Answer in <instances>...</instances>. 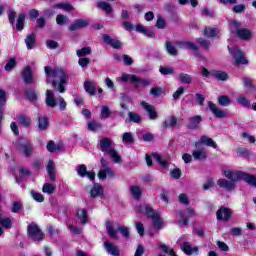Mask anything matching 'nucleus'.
I'll use <instances>...</instances> for the list:
<instances>
[{
    "label": "nucleus",
    "instance_id": "obj_1",
    "mask_svg": "<svg viewBox=\"0 0 256 256\" xmlns=\"http://www.w3.org/2000/svg\"><path fill=\"white\" fill-rule=\"evenodd\" d=\"M46 74V83H52V87L59 91V93H65V85L69 79L67 72L62 68L51 66L44 67Z\"/></svg>",
    "mask_w": 256,
    "mask_h": 256
},
{
    "label": "nucleus",
    "instance_id": "obj_2",
    "mask_svg": "<svg viewBox=\"0 0 256 256\" xmlns=\"http://www.w3.org/2000/svg\"><path fill=\"white\" fill-rule=\"evenodd\" d=\"M100 151L107 153L114 163H121V156L115 150V143L110 138H102L100 140Z\"/></svg>",
    "mask_w": 256,
    "mask_h": 256
},
{
    "label": "nucleus",
    "instance_id": "obj_3",
    "mask_svg": "<svg viewBox=\"0 0 256 256\" xmlns=\"http://www.w3.org/2000/svg\"><path fill=\"white\" fill-rule=\"evenodd\" d=\"M46 106L51 107L54 109V107H57V103L59 105L60 111H65L67 109V102L62 96H58L55 98V93L51 90H46V100H45Z\"/></svg>",
    "mask_w": 256,
    "mask_h": 256
},
{
    "label": "nucleus",
    "instance_id": "obj_4",
    "mask_svg": "<svg viewBox=\"0 0 256 256\" xmlns=\"http://www.w3.org/2000/svg\"><path fill=\"white\" fill-rule=\"evenodd\" d=\"M230 31L231 33H235L236 37L242 39L243 41H247L251 38V30L247 28H241V23L237 21H232L230 23Z\"/></svg>",
    "mask_w": 256,
    "mask_h": 256
},
{
    "label": "nucleus",
    "instance_id": "obj_5",
    "mask_svg": "<svg viewBox=\"0 0 256 256\" xmlns=\"http://www.w3.org/2000/svg\"><path fill=\"white\" fill-rule=\"evenodd\" d=\"M139 211L143 214V215H147V217H151L153 223H154V227L156 229H159L162 225V221L161 218L159 217V214H157L155 211H153V209H151V207L147 206V205H141L139 207Z\"/></svg>",
    "mask_w": 256,
    "mask_h": 256
},
{
    "label": "nucleus",
    "instance_id": "obj_6",
    "mask_svg": "<svg viewBox=\"0 0 256 256\" xmlns=\"http://www.w3.org/2000/svg\"><path fill=\"white\" fill-rule=\"evenodd\" d=\"M106 231L111 239H119V235H117V231L121 233L122 237H125L126 239L129 237V227L127 226H118L117 230H115L113 228V225H111V222H107Z\"/></svg>",
    "mask_w": 256,
    "mask_h": 256
},
{
    "label": "nucleus",
    "instance_id": "obj_7",
    "mask_svg": "<svg viewBox=\"0 0 256 256\" xmlns=\"http://www.w3.org/2000/svg\"><path fill=\"white\" fill-rule=\"evenodd\" d=\"M100 163L101 169L98 172L99 179L105 180L107 177H115V172L107 162V159L101 158Z\"/></svg>",
    "mask_w": 256,
    "mask_h": 256
},
{
    "label": "nucleus",
    "instance_id": "obj_8",
    "mask_svg": "<svg viewBox=\"0 0 256 256\" xmlns=\"http://www.w3.org/2000/svg\"><path fill=\"white\" fill-rule=\"evenodd\" d=\"M28 236L30 239H33L36 243H39V241H43V231L37 226L35 223H31L28 225Z\"/></svg>",
    "mask_w": 256,
    "mask_h": 256
},
{
    "label": "nucleus",
    "instance_id": "obj_9",
    "mask_svg": "<svg viewBox=\"0 0 256 256\" xmlns=\"http://www.w3.org/2000/svg\"><path fill=\"white\" fill-rule=\"evenodd\" d=\"M17 148L25 157H31L33 155V145H31V142L27 138H21L18 141Z\"/></svg>",
    "mask_w": 256,
    "mask_h": 256
},
{
    "label": "nucleus",
    "instance_id": "obj_10",
    "mask_svg": "<svg viewBox=\"0 0 256 256\" xmlns=\"http://www.w3.org/2000/svg\"><path fill=\"white\" fill-rule=\"evenodd\" d=\"M229 53L230 55H232L234 57V61L236 63V65H247V58H245V55L243 54V52L237 48H229Z\"/></svg>",
    "mask_w": 256,
    "mask_h": 256
},
{
    "label": "nucleus",
    "instance_id": "obj_11",
    "mask_svg": "<svg viewBox=\"0 0 256 256\" xmlns=\"http://www.w3.org/2000/svg\"><path fill=\"white\" fill-rule=\"evenodd\" d=\"M224 175L227 179H229L232 183H237V181L243 180L245 177L244 172H239V171H231V170H225Z\"/></svg>",
    "mask_w": 256,
    "mask_h": 256
},
{
    "label": "nucleus",
    "instance_id": "obj_12",
    "mask_svg": "<svg viewBox=\"0 0 256 256\" xmlns=\"http://www.w3.org/2000/svg\"><path fill=\"white\" fill-rule=\"evenodd\" d=\"M233 214V212L231 211V209L222 206L220 207L217 212H216V217L218 219V221H229V219H231V215Z\"/></svg>",
    "mask_w": 256,
    "mask_h": 256
},
{
    "label": "nucleus",
    "instance_id": "obj_13",
    "mask_svg": "<svg viewBox=\"0 0 256 256\" xmlns=\"http://www.w3.org/2000/svg\"><path fill=\"white\" fill-rule=\"evenodd\" d=\"M208 108L211 113H213L214 117H216V119H224V117H227V113L221 110L217 104L213 103L212 101L208 102Z\"/></svg>",
    "mask_w": 256,
    "mask_h": 256
},
{
    "label": "nucleus",
    "instance_id": "obj_14",
    "mask_svg": "<svg viewBox=\"0 0 256 256\" xmlns=\"http://www.w3.org/2000/svg\"><path fill=\"white\" fill-rule=\"evenodd\" d=\"M76 171H77L79 177H88V179H90V181L95 180V172L87 171V166H85V164L79 165L77 167Z\"/></svg>",
    "mask_w": 256,
    "mask_h": 256
},
{
    "label": "nucleus",
    "instance_id": "obj_15",
    "mask_svg": "<svg viewBox=\"0 0 256 256\" xmlns=\"http://www.w3.org/2000/svg\"><path fill=\"white\" fill-rule=\"evenodd\" d=\"M194 213H195V210H193V208H188L186 211H180L179 212L180 225H183V226L187 225L189 223L188 217H193Z\"/></svg>",
    "mask_w": 256,
    "mask_h": 256
},
{
    "label": "nucleus",
    "instance_id": "obj_16",
    "mask_svg": "<svg viewBox=\"0 0 256 256\" xmlns=\"http://www.w3.org/2000/svg\"><path fill=\"white\" fill-rule=\"evenodd\" d=\"M84 89L90 97H93L97 93V83L93 80H85Z\"/></svg>",
    "mask_w": 256,
    "mask_h": 256
},
{
    "label": "nucleus",
    "instance_id": "obj_17",
    "mask_svg": "<svg viewBox=\"0 0 256 256\" xmlns=\"http://www.w3.org/2000/svg\"><path fill=\"white\" fill-rule=\"evenodd\" d=\"M206 145V147H212V149H217V143L212 138H209L208 136L204 135L201 136L200 140L195 143V147H199V145Z\"/></svg>",
    "mask_w": 256,
    "mask_h": 256
},
{
    "label": "nucleus",
    "instance_id": "obj_18",
    "mask_svg": "<svg viewBox=\"0 0 256 256\" xmlns=\"http://www.w3.org/2000/svg\"><path fill=\"white\" fill-rule=\"evenodd\" d=\"M181 249L185 255H193L194 253L197 255L199 253V247L197 246H191V243L189 242H184L181 245Z\"/></svg>",
    "mask_w": 256,
    "mask_h": 256
},
{
    "label": "nucleus",
    "instance_id": "obj_19",
    "mask_svg": "<svg viewBox=\"0 0 256 256\" xmlns=\"http://www.w3.org/2000/svg\"><path fill=\"white\" fill-rule=\"evenodd\" d=\"M22 77L24 80V83H27L28 85H31L35 81L33 78V72L31 71V66H26L22 71Z\"/></svg>",
    "mask_w": 256,
    "mask_h": 256
},
{
    "label": "nucleus",
    "instance_id": "obj_20",
    "mask_svg": "<svg viewBox=\"0 0 256 256\" xmlns=\"http://www.w3.org/2000/svg\"><path fill=\"white\" fill-rule=\"evenodd\" d=\"M141 106L143 109H145V111H147L149 119L153 121L157 119V111H155V107L153 105L147 102H141Z\"/></svg>",
    "mask_w": 256,
    "mask_h": 256
},
{
    "label": "nucleus",
    "instance_id": "obj_21",
    "mask_svg": "<svg viewBox=\"0 0 256 256\" xmlns=\"http://www.w3.org/2000/svg\"><path fill=\"white\" fill-rule=\"evenodd\" d=\"M217 186L226 189V191H235V183L231 182V180L219 179L217 181Z\"/></svg>",
    "mask_w": 256,
    "mask_h": 256
},
{
    "label": "nucleus",
    "instance_id": "obj_22",
    "mask_svg": "<svg viewBox=\"0 0 256 256\" xmlns=\"http://www.w3.org/2000/svg\"><path fill=\"white\" fill-rule=\"evenodd\" d=\"M103 41H104V43H107V45H110L114 49H121V47H123V44L121 43V41L115 40L107 34L103 35Z\"/></svg>",
    "mask_w": 256,
    "mask_h": 256
},
{
    "label": "nucleus",
    "instance_id": "obj_23",
    "mask_svg": "<svg viewBox=\"0 0 256 256\" xmlns=\"http://www.w3.org/2000/svg\"><path fill=\"white\" fill-rule=\"evenodd\" d=\"M89 25V21L85 19H77L69 26V31H77L78 29H83Z\"/></svg>",
    "mask_w": 256,
    "mask_h": 256
},
{
    "label": "nucleus",
    "instance_id": "obj_24",
    "mask_svg": "<svg viewBox=\"0 0 256 256\" xmlns=\"http://www.w3.org/2000/svg\"><path fill=\"white\" fill-rule=\"evenodd\" d=\"M104 247L107 253H109V255H112V256L120 255L119 247L115 246V244L111 242H104Z\"/></svg>",
    "mask_w": 256,
    "mask_h": 256
},
{
    "label": "nucleus",
    "instance_id": "obj_25",
    "mask_svg": "<svg viewBox=\"0 0 256 256\" xmlns=\"http://www.w3.org/2000/svg\"><path fill=\"white\" fill-rule=\"evenodd\" d=\"M242 82L246 89V93L248 94L255 93L256 87L255 85H253V80H251L250 78L244 77L242 78Z\"/></svg>",
    "mask_w": 256,
    "mask_h": 256
},
{
    "label": "nucleus",
    "instance_id": "obj_26",
    "mask_svg": "<svg viewBox=\"0 0 256 256\" xmlns=\"http://www.w3.org/2000/svg\"><path fill=\"white\" fill-rule=\"evenodd\" d=\"M46 169H47L50 181L52 183H55L57 178L55 176V163L53 162V160L48 161Z\"/></svg>",
    "mask_w": 256,
    "mask_h": 256
},
{
    "label": "nucleus",
    "instance_id": "obj_27",
    "mask_svg": "<svg viewBox=\"0 0 256 256\" xmlns=\"http://www.w3.org/2000/svg\"><path fill=\"white\" fill-rule=\"evenodd\" d=\"M203 121L201 116H194L188 119V129H198L199 124Z\"/></svg>",
    "mask_w": 256,
    "mask_h": 256
},
{
    "label": "nucleus",
    "instance_id": "obj_28",
    "mask_svg": "<svg viewBox=\"0 0 256 256\" xmlns=\"http://www.w3.org/2000/svg\"><path fill=\"white\" fill-rule=\"evenodd\" d=\"M122 143L124 145H133L135 143V137L133 136V133L126 132L122 134Z\"/></svg>",
    "mask_w": 256,
    "mask_h": 256
},
{
    "label": "nucleus",
    "instance_id": "obj_29",
    "mask_svg": "<svg viewBox=\"0 0 256 256\" xmlns=\"http://www.w3.org/2000/svg\"><path fill=\"white\" fill-rule=\"evenodd\" d=\"M211 75L215 77L218 81H227L229 79V75L226 74V72L219 71V70H213L211 72Z\"/></svg>",
    "mask_w": 256,
    "mask_h": 256
},
{
    "label": "nucleus",
    "instance_id": "obj_30",
    "mask_svg": "<svg viewBox=\"0 0 256 256\" xmlns=\"http://www.w3.org/2000/svg\"><path fill=\"white\" fill-rule=\"evenodd\" d=\"M177 125V117L170 116L162 123V129H168V127H175Z\"/></svg>",
    "mask_w": 256,
    "mask_h": 256
},
{
    "label": "nucleus",
    "instance_id": "obj_31",
    "mask_svg": "<svg viewBox=\"0 0 256 256\" xmlns=\"http://www.w3.org/2000/svg\"><path fill=\"white\" fill-rule=\"evenodd\" d=\"M91 197H103V187L99 184H94L93 189L90 191Z\"/></svg>",
    "mask_w": 256,
    "mask_h": 256
},
{
    "label": "nucleus",
    "instance_id": "obj_32",
    "mask_svg": "<svg viewBox=\"0 0 256 256\" xmlns=\"http://www.w3.org/2000/svg\"><path fill=\"white\" fill-rule=\"evenodd\" d=\"M35 41H36L35 33L29 34L25 39L27 49H33L35 47Z\"/></svg>",
    "mask_w": 256,
    "mask_h": 256
},
{
    "label": "nucleus",
    "instance_id": "obj_33",
    "mask_svg": "<svg viewBox=\"0 0 256 256\" xmlns=\"http://www.w3.org/2000/svg\"><path fill=\"white\" fill-rule=\"evenodd\" d=\"M179 81L184 83L185 85H191V83H193V76L187 73H180Z\"/></svg>",
    "mask_w": 256,
    "mask_h": 256
},
{
    "label": "nucleus",
    "instance_id": "obj_34",
    "mask_svg": "<svg viewBox=\"0 0 256 256\" xmlns=\"http://www.w3.org/2000/svg\"><path fill=\"white\" fill-rule=\"evenodd\" d=\"M47 127H49V118L45 117V116H41L38 118V128L41 131H45V129H47Z\"/></svg>",
    "mask_w": 256,
    "mask_h": 256
},
{
    "label": "nucleus",
    "instance_id": "obj_35",
    "mask_svg": "<svg viewBox=\"0 0 256 256\" xmlns=\"http://www.w3.org/2000/svg\"><path fill=\"white\" fill-rule=\"evenodd\" d=\"M192 156L197 161H201L203 159H207V152H205V150H203V149L195 150L192 152Z\"/></svg>",
    "mask_w": 256,
    "mask_h": 256
},
{
    "label": "nucleus",
    "instance_id": "obj_36",
    "mask_svg": "<svg viewBox=\"0 0 256 256\" xmlns=\"http://www.w3.org/2000/svg\"><path fill=\"white\" fill-rule=\"evenodd\" d=\"M97 7L101 9L102 11H105L107 15L111 14L113 12V7H111V4L107 2H98Z\"/></svg>",
    "mask_w": 256,
    "mask_h": 256
},
{
    "label": "nucleus",
    "instance_id": "obj_37",
    "mask_svg": "<svg viewBox=\"0 0 256 256\" xmlns=\"http://www.w3.org/2000/svg\"><path fill=\"white\" fill-rule=\"evenodd\" d=\"M237 103L242 105V107H246L247 109H251V101L247 99L244 95H240L237 97Z\"/></svg>",
    "mask_w": 256,
    "mask_h": 256
},
{
    "label": "nucleus",
    "instance_id": "obj_38",
    "mask_svg": "<svg viewBox=\"0 0 256 256\" xmlns=\"http://www.w3.org/2000/svg\"><path fill=\"white\" fill-rule=\"evenodd\" d=\"M180 49H190L191 51H197V45L195 43L186 41V42H179L178 43Z\"/></svg>",
    "mask_w": 256,
    "mask_h": 256
},
{
    "label": "nucleus",
    "instance_id": "obj_39",
    "mask_svg": "<svg viewBox=\"0 0 256 256\" xmlns=\"http://www.w3.org/2000/svg\"><path fill=\"white\" fill-rule=\"evenodd\" d=\"M131 195L134 197V199L139 200L141 197V194L143 193V190L139 186H132L130 187Z\"/></svg>",
    "mask_w": 256,
    "mask_h": 256
},
{
    "label": "nucleus",
    "instance_id": "obj_40",
    "mask_svg": "<svg viewBox=\"0 0 256 256\" xmlns=\"http://www.w3.org/2000/svg\"><path fill=\"white\" fill-rule=\"evenodd\" d=\"M91 53V47H83L81 49L76 50V55L79 58H86L87 55Z\"/></svg>",
    "mask_w": 256,
    "mask_h": 256
},
{
    "label": "nucleus",
    "instance_id": "obj_41",
    "mask_svg": "<svg viewBox=\"0 0 256 256\" xmlns=\"http://www.w3.org/2000/svg\"><path fill=\"white\" fill-rule=\"evenodd\" d=\"M18 123L22 125V127H29V125H31V118L26 115H21L18 117Z\"/></svg>",
    "mask_w": 256,
    "mask_h": 256
},
{
    "label": "nucleus",
    "instance_id": "obj_42",
    "mask_svg": "<svg viewBox=\"0 0 256 256\" xmlns=\"http://www.w3.org/2000/svg\"><path fill=\"white\" fill-rule=\"evenodd\" d=\"M24 27H25V14H19L17 23H16V29L17 31H23Z\"/></svg>",
    "mask_w": 256,
    "mask_h": 256
},
{
    "label": "nucleus",
    "instance_id": "obj_43",
    "mask_svg": "<svg viewBox=\"0 0 256 256\" xmlns=\"http://www.w3.org/2000/svg\"><path fill=\"white\" fill-rule=\"evenodd\" d=\"M0 225L2 227H5L6 229H9V227H11V219L9 218H3L0 215ZM3 235V229L0 228V236Z\"/></svg>",
    "mask_w": 256,
    "mask_h": 256
},
{
    "label": "nucleus",
    "instance_id": "obj_44",
    "mask_svg": "<svg viewBox=\"0 0 256 256\" xmlns=\"http://www.w3.org/2000/svg\"><path fill=\"white\" fill-rule=\"evenodd\" d=\"M55 189V185L49 183H45L42 187V191L47 193V195H53V193H55Z\"/></svg>",
    "mask_w": 256,
    "mask_h": 256
},
{
    "label": "nucleus",
    "instance_id": "obj_45",
    "mask_svg": "<svg viewBox=\"0 0 256 256\" xmlns=\"http://www.w3.org/2000/svg\"><path fill=\"white\" fill-rule=\"evenodd\" d=\"M135 87H149L151 85V80L149 79H140L137 77V81H134Z\"/></svg>",
    "mask_w": 256,
    "mask_h": 256
},
{
    "label": "nucleus",
    "instance_id": "obj_46",
    "mask_svg": "<svg viewBox=\"0 0 256 256\" xmlns=\"http://www.w3.org/2000/svg\"><path fill=\"white\" fill-rule=\"evenodd\" d=\"M243 181L248 183V185H252L253 187H256V177L254 175L244 173Z\"/></svg>",
    "mask_w": 256,
    "mask_h": 256
},
{
    "label": "nucleus",
    "instance_id": "obj_47",
    "mask_svg": "<svg viewBox=\"0 0 256 256\" xmlns=\"http://www.w3.org/2000/svg\"><path fill=\"white\" fill-rule=\"evenodd\" d=\"M53 9H62L63 11H73L71 4L58 3L53 5Z\"/></svg>",
    "mask_w": 256,
    "mask_h": 256
},
{
    "label": "nucleus",
    "instance_id": "obj_48",
    "mask_svg": "<svg viewBox=\"0 0 256 256\" xmlns=\"http://www.w3.org/2000/svg\"><path fill=\"white\" fill-rule=\"evenodd\" d=\"M219 34V29L217 28H206L204 30L205 37H217Z\"/></svg>",
    "mask_w": 256,
    "mask_h": 256
},
{
    "label": "nucleus",
    "instance_id": "obj_49",
    "mask_svg": "<svg viewBox=\"0 0 256 256\" xmlns=\"http://www.w3.org/2000/svg\"><path fill=\"white\" fill-rule=\"evenodd\" d=\"M150 95L153 97H161L163 95V89L161 86H155L150 89Z\"/></svg>",
    "mask_w": 256,
    "mask_h": 256
},
{
    "label": "nucleus",
    "instance_id": "obj_50",
    "mask_svg": "<svg viewBox=\"0 0 256 256\" xmlns=\"http://www.w3.org/2000/svg\"><path fill=\"white\" fill-rule=\"evenodd\" d=\"M120 81H122L123 83L130 81V83L134 84V81H137V76L135 75H130V74H123L120 77Z\"/></svg>",
    "mask_w": 256,
    "mask_h": 256
},
{
    "label": "nucleus",
    "instance_id": "obj_51",
    "mask_svg": "<svg viewBox=\"0 0 256 256\" xmlns=\"http://www.w3.org/2000/svg\"><path fill=\"white\" fill-rule=\"evenodd\" d=\"M77 217L80 219V223H87V211L85 209H81L77 211Z\"/></svg>",
    "mask_w": 256,
    "mask_h": 256
},
{
    "label": "nucleus",
    "instance_id": "obj_52",
    "mask_svg": "<svg viewBox=\"0 0 256 256\" xmlns=\"http://www.w3.org/2000/svg\"><path fill=\"white\" fill-rule=\"evenodd\" d=\"M31 196L34 201H37V203H43V201H45V197L43 196V194L35 192L34 190L31 191Z\"/></svg>",
    "mask_w": 256,
    "mask_h": 256
},
{
    "label": "nucleus",
    "instance_id": "obj_53",
    "mask_svg": "<svg viewBox=\"0 0 256 256\" xmlns=\"http://www.w3.org/2000/svg\"><path fill=\"white\" fill-rule=\"evenodd\" d=\"M218 103L222 107H228V105H231V99L227 96H220L218 98Z\"/></svg>",
    "mask_w": 256,
    "mask_h": 256
},
{
    "label": "nucleus",
    "instance_id": "obj_54",
    "mask_svg": "<svg viewBox=\"0 0 256 256\" xmlns=\"http://www.w3.org/2000/svg\"><path fill=\"white\" fill-rule=\"evenodd\" d=\"M128 117L132 123H141V116L135 112H129Z\"/></svg>",
    "mask_w": 256,
    "mask_h": 256
},
{
    "label": "nucleus",
    "instance_id": "obj_55",
    "mask_svg": "<svg viewBox=\"0 0 256 256\" xmlns=\"http://www.w3.org/2000/svg\"><path fill=\"white\" fill-rule=\"evenodd\" d=\"M156 27L157 29H165L167 27V21L162 16H157Z\"/></svg>",
    "mask_w": 256,
    "mask_h": 256
},
{
    "label": "nucleus",
    "instance_id": "obj_56",
    "mask_svg": "<svg viewBox=\"0 0 256 256\" xmlns=\"http://www.w3.org/2000/svg\"><path fill=\"white\" fill-rule=\"evenodd\" d=\"M111 117V110L107 106H102L101 119H109Z\"/></svg>",
    "mask_w": 256,
    "mask_h": 256
},
{
    "label": "nucleus",
    "instance_id": "obj_57",
    "mask_svg": "<svg viewBox=\"0 0 256 256\" xmlns=\"http://www.w3.org/2000/svg\"><path fill=\"white\" fill-rule=\"evenodd\" d=\"M166 49L169 55L176 56L177 55V48L171 44V42H166Z\"/></svg>",
    "mask_w": 256,
    "mask_h": 256
},
{
    "label": "nucleus",
    "instance_id": "obj_58",
    "mask_svg": "<svg viewBox=\"0 0 256 256\" xmlns=\"http://www.w3.org/2000/svg\"><path fill=\"white\" fill-rule=\"evenodd\" d=\"M17 65V61H15V58L10 59L6 65H5V70L6 71H13L15 69V66Z\"/></svg>",
    "mask_w": 256,
    "mask_h": 256
},
{
    "label": "nucleus",
    "instance_id": "obj_59",
    "mask_svg": "<svg viewBox=\"0 0 256 256\" xmlns=\"http://www.w3.org/2000/svg\"><path fill=\"white\" fill-rule=\"evenodd\" d=\"M153 159H155V161H157L162 167H167V161L163 160V158H161V155H159L158 153H154L152 154Z\"/></svg>",
    "mask_w": 256,
    "mask_h": 256
},
{
    "label": "nucleus",
    "instance_id": "obj_60",
    "mask_svg": "<svg viewBox=\"0 0 256 256\" xmlns=\"http://www.w3.org/2000/svg\"><path fill=\"white\" fill-rule=\"evenodd\" d=\"M23 209V204L21 202H13L11 211L12 213H19Z\"/></svg>",
    "mask_w": 256,
    "mask_h": 256
},
{
    "label": "nucleus",
    "instance_id": "obj_61",
    "mask_svg": "<svg viewBox=\"0 0 256 256\" xmlns=\"http://www.w3.org/2000/svg\"><path fill=\"white\" fill-rule=\"evenodd\" d=\"M88 129L89 131H98V129H101V124L99 122L92 121L88 123Z\"/></svg>",
    "mask_w": 256,
    "mask_h": 256
},
{
    "label": "nucleus",
    "instance_id": "obj_62",
    "mask_svg": "<svg viewBox=\"0 0 256 256\" xmlns=\"http://www.w3.org/2000/svg\"><path fill=\"white\" fill-rule=\"evenodd\" d=\"M67 21H69V19L67 18V16L64 15H57L56 17V23L57 25H65L67 23Z\"/></svg>",
    "mask_w": 256,
    "mask_h": 256
},
{
    "label": "nucleus",
    "instance_id": "obj_63",
    "mask_svg": "<svg viewBox=\"0 0 256 256\" xmlns=\"http://www.w3.org/2000/svg\"><path fill=\"white\" fill-rule=\"evenodd\" d=\"M159 71L162 75H173L175 73L171 67H160Z\"/></svg>",
    "mask_w": 256,
    "mask_h": 256
},
{
    "label": "nucleus",
    "instance_id": "obj_64",
    "mask_svg": "<svg viewBox=\"0 0 256 256\" xmlns=\"http://www.w3.org/2000/svg\"><path fill=\"white\" fill-rule=\"evenodd\" d=\"M26 95L30 101H37V92L34 90H28L26 91Z\"/></svg>",
    "mask_w": 256,
    "mask_h": 256
}]
</instances>
